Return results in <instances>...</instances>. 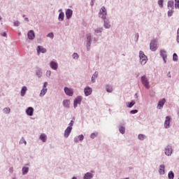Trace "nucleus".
Listing matches in <instances>:
<instances>
[{"label":"nucleus","mask_w":179,"mask_h":179,"mask_svg":"<svg viewBox=\"0 0 179 179\" xmlns=\"http://www.w3.org/2000/svg\"><path fill=\"white\" fill-rule=\"evenodd\" d=\"M139 54H140V55H139L140 62H141V65H145V64H146V62H148V57H146L145 53L142 51H140Z\"/></svg>","instance_id":"obj_1"},{"label":"nucleus","mask_w":179,"mask_h":179,"mask_svg":"<svg viewBox=\"0 0 179 179\" xmlns=\"http://www.w3.org/2000/svg\"><path fill=\"white\" fill-rule=\"evenodd\" d=\"M73 126V120H71V122L69 123V126L72 128V127Z\"/></svg>","instance_id":"obj_47"},{"label":"nucleus","mask_w":179,"mask_h":179,"mask_svg":"<svg viewBox=\"0 0 179 179\" xmlns=\"http://www.w3.org/2000/svg\"><path fill=\"white\" fill-rule=\"evenodd\" d=\"M160 55H161V57H162V58L164 61V63L166 64V59L167 58V54L166 53V51L161 50L160 51Z\"/></svg>","instance_id":"obj_10"},{"label":"nucleus","mask_w":179,"mask_h":179,"mask_svg":"<svg viewBox=\"0 0 179 179\" xmlns=\"http://www.w3.org/2000/svg\"><path fill=\"white\" fill-rule=\"evenodd\" d=\"M40 139L41 141H42L43 142H45V141H47V136L44 134H41L40 136Z\"/></svg>","instance_id":"obj_23"},{"label":"nucleus","mask_w":179,"mask_h":179,"mask_svg":"<svg viewBox=\"0 0 179 179\" xmlns=\"http://www.w3.org/2000/svg\"><path fill=\"white\" fill-rule=\"evenodd\" d=\"M173 13H174V10H173V9L169 10L168 11V16H169V17L173 16Z\"/></svg>","instance_id":"obj_35"},{"label":"nucleus","mask_w":179,"mask_h":179,"mask_svg":"<svg viewBox=\"0 0 179 179\" xmlns=\"http://www.w3.org/2000/svg\"><path fill=\"white\" fill-rule=\"evenodd\" d=\"M99 135L98 132L92 133L90 134L91 139H94Z\"/></svg>","instance_id":"obj_27"},{"label":"nucleus","mask_w":179,"mask_h":179,"mask_svg":"<svg viewBox=\"0 0 179 179\" xmlns=\"http://www.w3.org/2000/svg\"><path fill=\"white\" fill-rule=\"evenodd\" d=\"M2 36H3V37H6V33H3V34H2Z\"/></svg>","instance_id":"obj_51"},{"label":"nucleus","mask_w":179,"mask_h":179,"mask_svg":"<svg viewBox=\"0 0 179 179\" xmlns=\"http://www.w3.org/2000/svg\"><path fill=\"white\" fill-rule=\"evenodd\" d=\"M173 61H178V56L176 53L173 55Z\"/></svg>","instance_id":"obj_36"},{"label":"nucleus","mask_w":179,"mask_h":179,"mask_svg":"<svg viewBox=\"0 0 179 179\" xmlns=\"http://www.w3.org/2000/svg\"><path fill=\"white\" fill-rule=\"evenodd\" d=\"M25 20H27V22H29V18H25Z\"/></svg>","instance_id":"obj_54"},{"label":"nucleus","mask_w":179,"mask_h":179,"mask_svg":"<svg viewBox=\"0 0 179 179\" xmlns=\"http://www.w3.org/2000/svg\"><path fill=\"white\" fill-rule=\"evenodd\" d=\"M163 2H164L163 0H159L158 4L160 6V8H163Z\"/></svg>","instance_id":"obj_39"},{"label":"nucleus","mask_w":179,"mask_h":179,"mask_svg":"<svg viewBox=\"0 0 179 179\" xmlns=\"http://www.w3.org/2000/svg\"><path fill=\"white\" fill-rule=\"evenodd\" d=\"M172 150L171 148H167L165 149V155L166 156H171Z\"/></svg>","instance_id":"obj_17"},{"label":"nucleus","mask_w":179,"mask_h":179,"mask_svg":"<svg viewBox=\"0 0 179 179\" xmlns=\"http://www.w3.org/2000/svg\"><path fill=\"white\" fill-rule=\"evenodd\" d=\"M29 173V168L28 167H23L22 168V174L23 176Z\"/></svg>","instance_id":"obj_25"},{"label":"nucleus","mask_w":179,"mask_h":179,"mask_svg":"<svg viewBox=\"0 0 179 179\" xmlns=\"http://www.w3.org/2000/svg\"><path fill=\"white\" fill-rule=\"evenodd\" d=\"M168 177L169 179H174V173L173 172V171H169Z\"/></svg>","instance_id":"obj_26"},{"label":"nucleus","mask_w":179,"mask_h":179,"mask_svg":"<svg viewBox=\"0 0 179 179\" xmlns=\"http://www.w3.org/2000/svg\"><path fill=\"white\" fill-rule=\"evenodd\" d=\"M80 103H82V96H77L74 100V108H76L78 107V104H80Z\"/></svg>","instance_id":"obj_6"},{"label":"nucleus","mask_w":179,"mask_h":179,"mask_svg":"<svg viewBox=\"0 0 179 179\" xmlns=\"http://www.w3.org/2000/svg\"><path fill=\"white\" fill-rule=\"evenodd\" d=\"M90 41H92V35L88 34L87 37V42L89 44V43H90Z\"/></svg>","instance_id":"obj_34"},{"label":"nucleus","mask_w":179,"mask_h":179,"mask_svg":"<svg viewBox=\"0 0 179 179\" xmlns=\"http://www.w3.org/2000/svg\"><path fill=\"white\" fill-rule=\"evenodd\" d=\"M119 131H120V134H125V127H121L120 128Z\"/></svg>","instance_id":"obj_33"},{"label":"nucleus","mask_w":179,"mask_h":179,"mask_svg":"<svg viewBox=\"0 0 179 179\" xmlns=\"http://www.w3.org/2000/svg\"><path fill=\"white\" fill-rule=\"evenodd\" d=\"M48 85V82L44 83L43 89H47Z\"/></svg>","instance_id":"obj_46"},{"label":"nucleus","mask_w":179,"mask_h":179,"mask_svg":"<svg viewBox=\"0 0 179 179\" xmlns=\"http://www.w3.org/2000/svg\"><path fill=\"white\" fill-rule=\"evenodd\" d=\"M72 179H78L76 177H73Z\"/></svg>","instance_id":"obj_55"},{"label":"nucleus","mask_w":179,"mask_h":179,"mask_svg":"<svg viewBox=\"0 0 179 179\" xmlns=\"http://www.w3.org/2000/svg\"><path fill=\"white\" fill-rule=\"evenodd\" d=\"M170 127V117L167 116L164 122V127L169 128Z\"/></svg>","instance_id":"obj_14"},{"label":"nucleus","mask_w":179,"mask_h":179,"mask_svg":"<svg viewBox=\"0 0 179 179\" xmlns=\"http://www.w3.org/2000/svg\"><path fill=\"white\" fill-rule=\"evenodd\" d=\"M92 90L90 87H86L84 90L85 96H90L92 94Z\"/></svg>","instance_id":"obj_8"},{"label":"nucleus","mask_w":179,"mask_h":179,"mask_svg":"<svg viewBox=\"0 0 179 179\" xmlns=\"http://www.w3.org/2000/svg\"><path fill=\"white\" fill-rule=\"evenodd\" d=\"M106 92H108V93H111V92H113V87L107 85L106 86Z\"/></svg>","instance_id":"obj_31"},{"label":"nucleus","mask_w":179,"mask_h":179,"mask_svg":"<svg viewBox=\"0 0 179 179\" xmlns=\"http://www.w3.org/2000/svg\"><path fill=\"white\" fill-rule=\"evenodd\" d=\"M19 24H20V23H19L18 21H15V22H14V26H19Z\"/></svg>","instance_id":"obj_49"},{"label":"nucleus","mask_w":179,"mask_h":179,"mask_svg":"<svg viewBox=\"0 0 179 179\" xmlns=\"http://www.w3.org/2000/svg\"><path fill=\"white\" fill-rule=\"evenodd\" d=\"M78 137H76L75 138H74V142L76 143H78Z\"/></svg>","instance_id":"obj_50"},{"label":"nucleus","mask_w":179,"mask_h":179,"mask_svg":"<svg viewBox=\"0 0 179 179\" xmlns=\"http://www.w3.org/2000/svg\"><path fill=\"white\" fill-rule=\"evenodd\" d=\"M69 104H71V101L69 99H65L63 101L64 107L68 108H69Z\"/></svg>","instance_id":"obj_16"},{"label":"nucleus","mask_w":179,"mask_h":179,"mask_svg":"<svg viewBox=\"0 0 179 179\" xmlns=\"http://www.w3.org/2000/svg\"><path fill=\"white\" fill-rule=\"evenodd\" d=\"M104 27H106V29H110V25L108 22H105Z\"/></svg>","instance_id":"obj_44"},{"label":"nucleus","mask_w":179,"mask_h":179,"mask_svg":"<svg viewBox=\"0 0 179 179\" xmlns=\"http://www.w3.org/2000/svg\"><path fill=\"white\" fill-rule=\"evenodd\" d=\"M164 103H166V99H164L159 101L158 106H157L159 110H160L161 108H163V106H164Z\"/></svg>","instance_id":"obj_11"},{"label":"nucleus","mask_w":179,"mask_h":179,"mask_svg":"<svg viewBox=\"0 0 179 179\" xmlns=\"http://www.w3.org/2000/svg\"><path fill=\"white\" fill-rule=\"evenodd\" d=\"M134 106H135V101H132L130 103H129V106H127V107H129V108H131L134 107Z\"/></svg>","instance_id":"obj_37"},{"label":"nucleus","mask_w":179,"mask_h":179,"mask_svg":"<svg viewBox=\"0 0 179 179\" xmlns=\"http://www.w3.org/2000/svg\"><path fill=\"white\" fill-rule=\"evenodd\" d=\"M26 92H27V87H22V88L21 90V96H22V97L24 96V95L26 94Z\"/></svg>","instance_id":"obj_20"},{"label":"nucleus","mask_w":179,"mask_h":179,"mask_svg":"<svg viewBox=\"0 0 179 179\" xmlns=\"http://www.w3.org/2000/svg\"><path fill=\"white\" fill-rule=\"evenodd\" d=\"M3 113L5 114H9V113H10V108H5L3 110Z\"/></svg>","instance_id":"obj_29"},{"label":"nucleus","mask_w":179,"mask_h":179,"mask_svg":"<svg viewBox=\"0 0 179 179\" xmlns=\"http://www.w3.org/2000/svg\"><path fill=\"white\" fill-rule=\"evenodd\" d=\"M64 13H60L59 15V20H64Z\"/></svg>","instance_id":"obj_30"},{"label":"nucleus","mask_w":179,"mask_h":179,"mask_svg":"<svg viewBox=\"0 0 179 179\" xmlns=\"http://www.w3.org/2000/svg\"><path fill=\"white\" fill-rule=\"evenodd\" d=\"M10 171H11V173H13V167L10 168Z\"/></svg>","instance_id":"obj_53"},{"label":"nucleus","mask_w":179,"mask_h":179,"mask_svg":"<svg viewBox=\"0 0 179 179\" xmlns=\"http://www.w3.org/2000/svg\"><path fill=\"white\" fill-rule=\"evenodd\" d=\"M175 7L179 9V0H175Z\"/></svg>","instance_id":"obj_41"},{"label":"nucleus","mask_w":179,"mask_h":179,"mask_svg":"<svg viewBox=\"0 0 179 179\" xmlns=\"http://www.w3.org/2000/svg\"><path fill=\"white\" fill-rule=\"evenodd\" d=\"M131 114H136L138 113V110H132L130 111Z\"/></svg>","instance_id":"obj_45"},{"label":"nucleus","mask_w":179,"mask_h":179,"mask_svg":"<svg viewBox=\"0 0 179 179\" xmlns=\"http://www.w3.org/2000/svg\"><path fill=\"white\" fill-rule=\"evenodd\" d=\"M98 76H99V73L98 72H95L94 74L92 77V82H94L96 78H97Z\"/></svg>","instance_id":"obj_28"},{"label":"nucleus","mask_w":179,"mask_h":179,"mask_svg":"<svg viewBox=\"0 0 179 179\" xmlns=\"http://www.w3.org/2000/svg\"><path fill=\"white\" fill-rule=\"evenodd\" d=\"M168 8H169V9H170V8H171V9H174V1H169L168 2Z\"/></svg>","instance_id":"obj_21"},{"label":"nucleus","mask_w":179,"mask_h":179,"mask_svg":"<svg viewBox=\"0 0 179 179\" xmlns=\"http://www.w3.org/2000/svg\"><path fill=\"white\" fill-rule=\"evenodd\" d=\"M159 174H164L165 171H164V165H160L159 166Z\"/></svg>","instance_id":"obj_22"},{"label":"nucleus","mask_w":179,"mask_h":179,"mask_svg":"<svg viewBox=\"0 0 179 179\" xmlns=\"http://www.w3.org/2000/svg\"><path fill=\"white\" fill-rule=\"evenodd\" d=\"M47 37H50V38H54V34L52 32H50L47 35Z\"/></svg>","instance_id":"obj_40"},{"label":"nucleus","mask_w":179,"mask_h":179,"mask_svg":"<svg viewBox=\"0 0 179 179\" xmlns=\"http://www.w3.org/2000/svg\"><path fill=\"white\" fill-rule=\"evenodd\" d=\"M99 16V17H101V19H106V16H107V10H106V7L103 6L100 9Z\"/></svg>","instance_id":"obj_2"},{"label":"nucleus","mask_w":179,"mask_h":179,"mask_svg":"<svg viewBox=\"0 0 179 179\" xmlns=\"http://www.w3.org/2000/svg\"><path fill=\"white\" fill-rule=\"evenodd\" d=\"M72 131V127H68L64 131V138H68Z\"/></svg>","instance_id":"obj_7"},{"label":"nucleus","mask_w":179,"mask_h":179,"mask_svg":"<svg viewBox=\"0 0 179 179\" xmlns=\"http://www.w3.org/2000/svg\"><path fill=\"white\" fill-rule=\"evenodd\" d=\"M73 58L74 59H78L79 58V55H78V53H73Z\"/></svg>","instance_id":"obj_38"},{"label":"nucleus","mask_w":179,"mask_h":179,"mask_svg":"<svg viewBox=\"0 0 179 179\" xmlns=\"http://www.w3.org/2000/svg\"><path fill=\"white\" fill-rule=\"evenodd\" d=\"M47 50H45V48H43L41 46H38L37 47V52L38 54H40V52H42L43 54H44L45 52H46Z\"/></svg>","instance_id":"obj_15"},{"label":"nucleus","mask_w":179,"mask_h":179,"mask_svg":"<svg viewBox=\"0 0 179 179\" xmlns=\"http://www.w3.org/2000/svg\"><path fill=\"white\" fill-rule=\"evenodd\" d=\"M27 36H28V38L29 40H33V38H34V37H36V36L34 35V31H33L31 30L28 32Z\"/></svg>","instance_id":"obj_13"},{"label":"nucleus","mask_w":179,"mask_h":179,"mask_svg":"<svg viewBox=\"0 0 179 179\" xmlns=\"http://www.w3.org/2000/svg\"><path fill=\"white\" fill-rule=\"evenodd\" d=\"M93 178V174L91 173H87L85 174L83 179H92Z\"/></svg>","instance_id":"obj_18"},{"label":"nucleus","mask_w":179,"mask_h":179,"mask_svg":"<svg viewBox=\"0 0 179 179\" xmlns=\"http://www.w3.org/2000/svg\"><path fill=\"white\" fill-rule=\"evenodd\" d=\"M20 143L22 145V144H23V143H24V145H26V143H27V142H26V140H24V138H22L20 141Z\"/></svg>","instance_id":"obj_42"},{"label":"nucleus","mask_w":179,"mask_h":179,"mask_svg":"<svg viewBox=\"0 0 179 179\" xmlns=\"http://www.w3.org/2000/svg\"><path fill=\"white\" fill-rule=\"evenodd\" d=\"M64 92L67 96H73V90L71 88H69L67 87H64Z\"/></svg>","instance_id":"obj_5"},{"label":"nucleus","mask_w":179,"mask_h":179,"mask_svg":"<svg viewBox=\"0 0 179 179\" xmlns=\"http://www.w3.org/2000/svg\"><path fill=\"white\" fill-rule=\"evenodd\" d=\"M0 20H1V17H0Z\"/></svg>","instance_id":"obj_56"},{"label":"nucleus","mask_w":179,"mask_h":179,"mask_svg":"<svg viewBox=\"0 0 179 179\" xmlns=\"http://www.w3.org/2000/svg\"><path fill=\"white\" fill-rule=\"evenodd\" d=\"M50 68H52V69H54V71H57V69H58V64H57V62H51Z\"/></svg>","instance_id":"obj_9"},{"label":"nucleus","mask_w":179,"mask_h":179,"mask_svg":"<svg viewBox=\"0 0 179 179\" xmlns=\"http://www.w3.org/2000/svg\"><path fill=\"white\" fill-rule=\"evenodd\" d=\"M48 74H49V76L51 75V71H47V75H48Z\"/></svg>","instance_id":"obj_52"},{"label":"nucleus","mask_w":179,"mask_h":179,"mask_svg":"<svg viewBox=\"0 0 179 179\" xmlns=\"http://www.w3.org/2000/svg\"><path fill=\"white\" fill-rule=\"evenodd\" d=\"M77 138L79 139V141H83V139L85 138V136H83V135L81 134L78 136Z\"/></svg>","instance_id":"obj_43"},{"label":"nucleus","mask_w":179,"mask_h":179,"mask_svg":"<svg viewBox=\"0 0 179 179\" xmlns=\"http://www.w3.org/2000/svg\"><path fill=\"white\" fill-rule=\"evenodd\" d=\"M95 33H101V29H98L95 30Z\"/></svg>","instance_id":"obj_48"},{"label":"nucleus","mask_w":179,"mask_h":179,"mask_svg":"<svg viewBox=\"0 0 179 179\" xmlns=\"http://www.w3.org/2000/svg\"><path fill=\"white\" fill-rule=\"evenodd\" d=\"M66 16L67 19H70V17L72 16V10L68 9L66 12Z\"/></svg>","instance_id":"obj_19"},{"label":"nucleus","mask_w":179,"mask_h":179,"mask_svg":"<svg viewBox=\"0 0 179 179\" xmlns=\"http://www.w3.org/2000/svg\"><path fill=\"white\" fill-rule=\"evenodd\" d=\"M150 48L151 51H156V48H157V41H152L150 44Z\"/></svg>","instance_id":"obj_4"},{"label":"nucleus","mask_w":179,"mask_h":179,"mask_svg":"<svg viewBox=\"0 0 179 179\" xmlns=\"http://www.w3.org/2000/svg\"><path fill=\"white\" fill-rule=\"evenodd\" d=\"M141 82L146 89H149L150 87L149 85V81H148V78H146L145 76L141 77Z\"/></svg>","instance_id":"obj_3"},{"label":"nucleus","mask_w":179,"mask_h":179,"mask_svg":"<svg viewBox=\"0 0 179 179\" xmlns=\"http://www.w3.org/2000/svg\"><path fill=\"white\" fill-rule=\"evenodd\" d=\"M34 112V109L31 107H29L26 110L27 115H30L31 117V115H33Z\"/></svg>","instance_id":"obj_12"},{"label":"nucleus","mask_w":179,"mask_h":179,"mask_svg":"<svg viewBox=\"0 0 179 179\" xmlns=\"http://www.w3.org/2000/svg\"><path fill=\"white\" fill-rule=\"evenodd\" d=\"M138 138L140 141H143V139L145 138V136L144 134H138Z\"/></svg>","instance_id":"obj_32"},{"label":"nucleus","mask_w":179,"mask_h":179,"mask_svg":"<svg viewBox=\"0 0 179 179\" xmlns=\"http://www.w3.org/2000/svg\"><path fill=\"white\" fill-rule=\"evenodd\" d=\"M47 93V88H43V90L41 91L40 96L43 97Z\"/></svg>","instance_id":"obj_24"}]
</instances>
